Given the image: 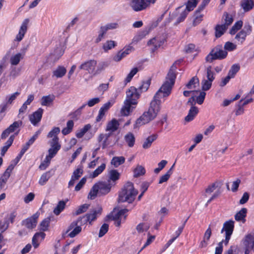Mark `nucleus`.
I'll use <instances>...</instances> for the list:
<instances>
[{"instance_id":"54","label":"nucleus","mask_w":254,"mask_h":254,"mask_svg":"<svg viewBox=\"0 0 254 254\" xmlns=\"http://www.w3.org/2000/svg\"><path fill=\"white\" fill-rule=\"evenodd\" d=\"M243 26V21L241 20L236 22L230 30V34L232 35L235 34V33L241 28Z\"/></svg>"},{"instance_id":"39","label":"nucleus","mask_w":254,"mask_h":254,"mask_svg":"<svg viewBox=\"0 0 254 254\" xmlns=\"http://www.w3.org/2000/svg\"><path fill=\"white\" fill-rule=\"evenodd\" d=\"M106 168V164L102 163L94 171L90 174V177L92 178H95L101 174Z\"/></svg>"},{"instance_id":"44","label":"nucleus","mask_w":254,"mask_h":254,"mask_svg":"<svg viewBox=\"0 0 254 254\" xmlns=\"http://www.w3.org/2000/svg\"><path fill=\"white\" fill-rule=\"evenodd\" d=\"M10 176L9 171H5L4 172L2 176L0 178V187L1 188H2L4 186Z\"/></svg>"},{"instance_id":"9","label":"nucleus","mask_w":254,"mask_h":254,"mask_svg":"<svg viewBox=\"0 0 254 254\" xmlns=\"http://www.w3.org/2000/svg\"><path fill=\"white\" fill-rule=\"evenodd\" d=\"M128 211L127 209H123L116 212L115 209L112 213L113 219L115 220V225L117 227H119L122 220H125L127 216L126 214Z\"/></svg>"},{"instance_id":"49","label":"nucleus","mask_w":254,"mask_h":254,"mask_svg":"<svg viewBox=\"0 0 254 254\" xmlns=\"http://www.w3.org/2000/svg\"><path fill=\"white\" fill-rule=\"evenodd\" d=\"M138 71V69L137 67H134L133 68L129 73L127 74V77L126 78L125 80V84H127V83L129 82L132 77L135 75L137 72Z\"/></svg>"},{"instance_id":"59","label":"nucleus","mask_w":254,"mask_h":254,"mask_svg":"<svg viewBox=\"0 0 254 254\" xmlns=\"http://www.w3.org/2000/svg\"><path fill=\"white\" fill-rule=\"evenodd\" d=\"M223 18H224L225 23L223 25H225L228 28V26L232 23L233 19L231 15L226 12L224 14Z\"/></svg>"},{"instance_id":"19","label":"nucleus","mask_w":254,"mask_h":254,"mask_svg":"<svg viewBox=\"0 0 254 254\" xmlns=\"http://www.w3.org/2000/svg\"><path fill=\"white\" fill-rule=\"evenodd\" d=\"M98 185V189H99V193L102 194H106L109 192L112 184L108 181L107 182H99L96 183Z\"/></svg>"},{"instance_id":"42","label":"nucleus","mask_w":254,"mask_h":254,"mask_svg":"<svg viewBox=\"0 0 254 254\" xmlns=\"http://www.w3.org/2000/svg\"><path fill=\"white\" fill-rule=\"evenodd\" d=\"M98 192H99V189H98V185L95 184L91 188L88 194V198L94 199L96 197Z\"/></svg>"},{"instance_id":"47","label":"nucleus","mask_w":254,"mask_h":254,"mask_svg":"<svg viewBox=\"0 0 254 254\" xmlns=\"http://www.w3.org/2000/svg\"><path fill=\"white\" fill-rule=\"evenodd\" d=\"M133 172L134 177L136 178L143 175L145 173V169L142 166L138 165L134 170Z\"/></svg>"},{"instance_id":"8","label":"nucleus","mask_w":254,"mask_h":254,"mask_svg":"<svg viewBox=\"0 0 254 254\" xmlns=\"http://www.w3.org/2000/svg\"><path fill=\"white\" fill-rule=\"evenodd\" d=\"M126 98L125 100L130 102L133 105H136L137 100L140 95V92L133 86L130 87L126 92Z\"/></svg>"},{"instance_id":"32","label":"nucleus","mask_w":254,"mask_h":254,"mask_svg":"<svg viewBox=\"0 0 254 254\" xmlns=\"http://www.w3.org/2000/svg\"><path fill=\"white\" fill-rule=\"evenodd\" d=\"M254 243V234H249L245 236L243 243L246 247H250V248L252 249Z\"/></svg>"},{"instance_id":"38","label":"nucleus","mask_w":254,"mask_h":254,"mask_svg":"<svg viewBox=\"0 0 254 254\" xmlns=\"http://www.w3.org/2000/svg\"><path fill=\"white\" fill-rule=\"evenodd\" d=\"M227 29L225 25H217L215 27V36L220 37Z\"/></svg>"},{"instance_id":"51","label":"nucleus","mask_w":254,"mask_h":254,"mask_svg":"<svg viewBox=\"0 0 254 254\" xmlns=\"http://www.w3.org/2000/svg\"><path fill=\"white\" fill-rule=\"evenodd\" d=\"M149 228V226L147 223H142L139 224L136 226V230L139 233H142L146 232Z\"/></svg>"},{"instance_id":"58","label":"nucleus","mask_w":254,"mask_h":254,"mask_svg":"<svg viewBox=\"0 0 254 254\" xmlns=\"http://www.w3.org/2000/svg\"><path fill=\"white\" fill-rule=\"evenodd\" d=\"M50 224V219L47 218L44 219L40 224V229L43 231L48 230Z\"/></svg>"},{"instance_id":"30","label":"nucleus","mask_w":254,"mask_h":254,"mask_svg":"<svg viewBox=\"0 0 254 254\" xmlns=\"http://www.w3.org/2000/svg\"><path fill=\"white\" fill-rule=\"evenodd\" d=\"M158 135L157 134H152L149 136L144 141L142 144V147L144 149H147L149 148L152 142L157 138Z\"/></svg>"},{"instance_id":"16","label":"nucleus","mask_w":254,"mask_h":254,"mask_svg":"<svg viewBox=\"0 0 254 254\" xmlns=\"http://www.w3.org/2000/svg\"><path fill=\"white\" fill-rule=\"evenodd\" d=\"M83 168L81 166L78 167L73 171L71 179L68 184V188H70L74 185L75 182L81 177L83 175Z\"/></svg>"},{"instance_id":"53","label":"nucleus","mask_w":254,"mask_h":254,"mask_svg":"<svg viewBox=\"0 0 254 254\" xmlns=\"http://www.w3.org/2000/svg\"><path fill=\"white\" fill-rule=\"evenodd\" d=\"M107 64L105 62H101L98 64L97 69H94V75H97L100 73L107 66Z\"/></svg>"},{"instance_id":"23","label":"nucleus","mask_w":254,"mask_h":254,"mask_svg":"<svg viewBox=\"0 0 254 254\" xmlns=\"http://www.w3.org/2000/svg\"><path fill=\"white\" fill-rule=\"evenodd\" d=\"M198 113V109L197 107L191 106L189 111L188 115L185 117V120L187 122H190L192 121Z\"/></svg>"},{"instance_id":"55","label":"nucleus","mask_w":254,"mask_h":254,"mask_svg":"<svg viewBox=\"0 0 254 254\" xmlns=\"http://www.w3.org/2000/svg\"><path fill=\"white\" fill-rule=\"evenodd\" d=\"M240 69V66L238 64H233L229 71L228 75L232 78H233L235 74L239 71Z\"/></svg>"},{"instance_id":"63","label":"nucleus","mask_w":254,"mask_h":254,"mask_svg":"<svg viewBox=\"0 0 254 254\" xmlns=\"http://www.w3.org/2000/svg\"><path fill=\"white\" fill-rule=\"evenodd\" d=\"M109 225L107 224L104 223L101 227L99 233V237H103L108 231Z\"/></svg>"},{"instance_id":"1","label":"nucleus","mask_w":254,"mask_h":254,"mask_svg":"<svg viewBox=\"0 0 254 254\" xmlns=\"http://www.w3.org/2000/svg\"><path fill=\"white\" fill-rule=\"evenodd\" d=\"M176 68L177 67L174 64L172 65L167 74L165 81L154 96L148 111L145 112L136 121L134 125V128L148 123L156 118L160 110L161 99L168 97L171 93L176 78Z\"/></svg>"},{"instance_id":"29","label":"nucleus","mask_w":254,"mask_h":254,"mask_svg":"<svg viewBox=\"0 0 254 254\" xmlns=\"http://www.w3.org/2000/svg\"><path fill=\"white\" fill-rule=\"evenodd\" d=\"M199 86L198 78L196 77H193L190 81L186 84V87L188 89L194 90V89Z\"/></svg>"},{"instance_id":"4","label":"nucleus","mask_w":254,"mask_h":254,"mask_svg":"<svg viewBox=\"0 0 254 254\" xmlns=\"http://www.w3.org/2000/svg\"><path fill=\"white\" fill-rule=\"evenodd\" d=\"M81 218L79 217L76 220L73 221L68 226L66 233L70 238H74L81 232Z\"/></svg>"},{"instance_id":"11","label":"nucleus","mask_w":254,"mask_h":254,"mask_svg":"<svg viewBox=\"0 0 254 254\" xmlns=\"http://www.w3.org/2000/svg\"><path fill=\"white\" fill-rule=\"evenodd\" d=\"M39 213L36 212L32 216L22 221V225L27 228L32 229L36 227L37 224V220L39 217Z\"/></svg>"},{"instance_id":"14","label":"nucleus","mask_w":254,"mask_h":254,"mask_svg":"<svg viewBox=\"0 0 254 254\" xmlns=\"http://www.w3.org/2000/svg\"><path fill=\"white\" fill-rule=\"evenodd\" d=\"M215 225L216 222H211L210 224L209 225L208 228L207 229V230L205 231L204 234L203 240L200 242L199 244L200 248H203L207 247L212 234V230L211 227L215 226Z\"/></svg>"},{"instance_id":"46","label":"nucleus","mask_w":254,"mask_h":254,"mask_svg":"<svg viewBox=\"0 0 254 254\" xmlns=\"http://www.w3.org/2000/svg\"><path fill=\"white\" fill-rule=\"evenodd\" d=\"M198 0H189L186 3V9L188 12L192 10L196 7Z\"/></svg>"},{"instance_id":"45","label":"nucleus","mask_w":254,"mask_h":254,"mask_svg":"<svg viewBox=\"0 0 254 254\" xmlns=\"http://www.w3.org/2000/svg\"><path fill=\"white\" fill-rule=\"evenodd\" d=\"M116 44L114 41L108 40L106 41L103 45V49L105 52L111 50L116 46Z\"/></svg>"},{"instance_id":"17","label":"nucleus","mask_w":254,"mask_h":254,"mask_svg":"<svg viewBox=\"0 0 254 254\" xmlns=\"http://www.w3.org/2000/svg\"><path fill=\"white\" fill-rule=\"evenodd\" d=\"M102 210L101 207L98 206L97 208L93 209L89 213L86 214L84 218H86V221L91 224L93 221H94L97 218L98 215L101 214Z\"/></svg>"},{"instance_id":"60","label":"nucleus","mask_w":254,"mask_h":254,"mask_svg":"<svg viewBox=\"0 0 254 254\" xmlns=\"http://www.w3.org/2000/svg\"><path fill=\"white\" fill-rule=\"evenodd\" d=\"M237 45L230 42H227L224 45V50L233 51L236 49Z\"/></svg>"},{"instance_id":"64","label":"nucleus","mask_w":254,"mask_h":254,"mask_svg":"<svg viewBox=\"0 0 254 254\" xmlns=\"http://www.w3.org/2000/svg\"><path fill=\"white\" fill-rule=\"evenodd\" d=\"M86 182V178L83 177L82 178L80 181L77 183V184L75 186L74 188V190L76 191H78L81 190V189L83 187V186L85 184Z\"/></svg>"},{"instance_id":"52","label":"nucleus","mask_w":254,"mask_h":254,"mask_svg":"<svg viewBox=\"0 0 254 254\" xmlns=\"http://www.w3.org/2000/svg\"><path fill=\"white\" fill-rule=\"evenodd\" d=\"M115 103V100L111 99L103 105V106L100 108V110L103 112L106 113L108 110L114 105Z\"/></svg>"},{"instance_id":"37","label":"nucleus","mask_w":254,"mask_h":254,"mask_svg":"<svg viewBox=\"0 0 254 254\" xmlns=\"http://www.w3.org/2000/svg\"><path fill=\"white\" fill-rule=\"evenodd\" d=\"M91 128V126L90 124L85 125L83 128L76 131V136L78 138L82 137Z\"/></svg>"},{"instance_id":"3","label":"nucleus","mask_w":254,"mask_h":254,"mask_svg":"<svg viewBox=\"0 0 254 254\" xmlns=\"http://www.w3.org/2000/svg\"><path fill=\"white\" fill-rule=\"evenodd\" d=\"M228 53L220 46H217L213 49L206 56L205 60L207 62L211 63L215 60H222L225 58Z\"/></svg>"},{"instance_id":"48","label":"nucleus","mask_w":254,"mask_h":254,"mask_svg":"<svg viewBox=\"0 0 254 254\" xmlns=\"http://www.w3.org/2000/svg\"><path fill=\"white\" fill-rule=\"evenodd\" d=\"M50 177L51 175L50 172H47L44 173L42 175L39 180V184L41 186L44 185L50 178Z\"/></svg>"},{"instance_id":"5","label":"nucleus","mask_w":254,"mask_h":254,"mask_svg":"<svg viewBox=\"0 0 254 254\" xmlns=\"http://www.w3.org/2000/svg\"><path fill=\"white\" fill-rule=\"evenodd\" d=\"M234 228V221L233 220H229L226 221L224 224L223 227L221 231L222 233L225 232V240H224V243L225 245H227L229 241L231 238V235L233 234Z\"/></svg>"},{"instance_id":"26","label":"nucleus","mask_w":254,"mask_h":254,"mask_svg":"<svg viewBox=\"0 0 254 254\" xmlns=\"http://www.w3.org/2000/svg\"><path fill=\"white\" fill-rule=\"evenodd\" d=\"M247 213V209L242 208L235 215V219L237 221H242L243 223L246 222V217Z\"/></svg>"},{"instance_id":"15","label":"nucleus","mask_w":254,"mask_h":254,"mask_svg":"<svg viewBox=\"0 0 254 254\" xmlns=\"http://www.w3.org/2000/svg\"><path fill=\"white\" fill-rule=\"evenodd\" d=\"M51 147L48 150V154L46 156L47 160H51L54 157L61 148L60 143L49 142Z\"/></svg>"},{"instance_id":"21","label":"nucleus","mask_w":254,"mask_h":254,"mask_svg":"<svg viewBox=\"0 0 254 254\" xmlns=\"http://www.w3.org/2000/svg\"><path fill=\"white\" fill-rule=\"evenodd\" d=\"M111 135V133H101L98 137V141L101 143V146L103 149L106 148L109 144L110 141L109 138Z\"/></svg>"},{"instance_id":"62","label":"nucleus","mask_w":254,"mask_h":254,"mask_svg":"<svg viewBox=\"0 0 254 254\" xmlns=\"http://www.w3.org/2000/svg\"><path fill=\"white\" fill-rule=\"evenodd\" d=\"M101 101V99L99 97H95L89 99L87 102V106L89 107H92L94 105L98 104Z\"/></svg>"},{"instance_id":"40","label":"nucleus","mask_w":254,"mask_h":254,"mask_svg":"<svg viewBox=\"0 0 254 254\" xmlns=\"http://www.w3.org/2000/svg\"><path fill=\"white\" fill-rule=\"evenodd\" d=\"M120 176V173L116 170H112L109 172V182L111 181L113 182H116L119 179Z\"/></svg>"},{"instance_id":"22","label":"nucleus","mask_w":254,"mask_h":254,"mask_svg":"<svg viewBox=\"0 0 254 254\" xmlns=\"http://www.w3.org/2000/svg\"><path fill=\"white\" fill-rule=\"evenodd\" d=\"M60 132V129L59 127H54L48 134L47 137L52 138L49 142L59 143V138L58 134Z\"/></svg>"},{"instance_id":"13","label":"nucleus","mask_w":254,"mask_h":254,"mask_svg":"<svg viewBox=\"0 0 254 254\" xmlns=\"http://www.w3.org/2000/svg\"><path fill=\"white\" fill-rule=\"evenodd\" d=\"M43 112L44 110L41 108H39L37 110L33 112L32 114L29 115V121L33 126H38L42 119Z\"/></svg>"},{"instance_id":"25","label":"nucleus","mask_w":254,"mask_h":254,"mask_svg":"<svg viewBox=\"0 0 254 254\" xmlns=\"http://www.w3.org/2000/svg\"><path fill=\"white\" fill-rule=\"evenodd\" d=\"M241 6L245 12H248L254 7V0H242Z\"/></svg>"},{"instance_id":"6","label":"nucleus","mask_w":254,"mask_h":254,"mask_svg":"<svg viewBox=\"0 0 254 254\" xmlns=\"http://www.w3.org/2000/svg\"><path fill=\"white\" fill-rule=\"evenodd\" d=\"M156 0H131L130 6L135 11L145 9L151 3H154Z\"/></svg>"},{"instance_id":"20","label":"nucleus","mask_w":254,"mask_h":254,"mask_svg":"<svg viewBox=\"0 0 254 254\" xmlns=\"http://www.w3.org/2000/svg\"><path fill=\"white\" fill-rule=\"evenodd\" d=\"M29 23V20L25 19L22 22L20 28L19 30V32L16 37V40L17 41H20L22 40L27 30V26Z\"/></svg>"},{"instance_id":"33","label":"nucleus","mask_w":254,"mask_h":254,"mask_svg":"<svg viewBox=\"0 0 254 254\" xmlns=\"http://www.w3.org/2000/svg\"><path fill=\"white\" fill-rule=\"evenodd\" d=\"M66 72V68L63 66H59L53 71V76L57 78H61L63 77Z\"/></svg>"},{"instance_id":"2","label":"nucleus","mask_w":254,"mask_h":254,"mask_svg":"<svg viewBox=\"0 0 254 254\" xmlns=\"http://www.w3.org/2000/svg\"><path fill=\"white\" fill-rule=\"evenodd\" d=\"M137 192V190L134 189L133 184L129 182H127L119 193V201L131 203L134 200Z\"/></svg>"},{"instance_id":"31","label":"nucleus","mask_w":254,"mask_h":254,"mask_svg":"<svg viewBox=\"0 0 254 254\" xmlns=\"http://www.w3.org/2000/svg\"><path fill=\"white\" fill-rule=\"evenodd\" d=\"M125 142L127 143L128 147H132L135 143V137L131 132H128L124 137Z\"/></svg>"},{"instance_id":"56","label":"nucleus","mask_w":254,"mask_h":254,"mask_svg":"<svg viewBox=\"0 0 254 254\" xmlns=\"http://www.w3.org/2000/svg\"><path fill=\"white\" fill-rule=\"evenodd\" d=\"M151 81L150 79H148L145 81H143L142 83V85L139 87L138 89V91L140 92V93L142 92H145L147 90L148 88L150 86Z\"/></svg>"},{"instance_id":"61","label":"nucleus","mask_w":254,"mask_h":254,"mask_svg":"<svg viewBox=\"0 0 254 254\" xmlns=\"http://www.w3.org/2000/svg\"><path fill=\"white\" fill-rule=\"evenodd\" d=\"M247 36L244 34V32L240 31L237 33L235 36V39L237 41L242 44L246 40Z\"/></svg>"},{"instance_id":"36","label":"nucleus","mask_w":254,"mask_h":254,"mask_svg":"<svg viewBox=\"0 0 254 254\" xmlns=\"http://www.w3.org/2000/svg\"><path fill=\"white\" fill-rule=\"evenodd\" d=\"M22 121H15L12 124H11L7 128L11 131L12 133L16 131V132L13 134L15 135H17L19 132V128L22 125Z\"/></svg>"},{"instance_id":"7","label":"nucleus","mask_w":254,"mask_h":254,"mask_svg":"<svg viewBox=\"0 0 254 254\" xmlns=\"http://www.w3.org/2000/svg\"><path fill=\"white\" fill-rule=\"evenodd\" d=\"M206 70V78H204L201 82V87L203 91H207L211 88L212 83L215 78L211 66H208Z\"/></svg>"},{"instance_id":"12","label":"nucleus","mask_w":254,"mask_h":254,"mask_svg":"<svg viewBox=\"0 0 254 254\" xmlns=\"http://www.w3.org/2000/svg\"><path fill=\"white\" fill-rule=\"evenodd\" d=\"M165 41V40L163 37L157 36L150 40L148 42V45L150 46L151 51L154 52L163 45Z\"/></svg>"},{"instance_id":"57","label":"nucleus","mask_w":254,"mask_h":254,"mask_svg":"<svg viewBox=\"0 0 254 254\" xmlns=\"http://www.w3.org/2000/svg\"><path fill=\"white\" fill-rule=\"evenodd\" d=\"M20 95V92H16L11 95H7L5 97V101L9 104H12L16 97Z\"/></svg>"},{"instance_id":"28","label":"nucleus","mask_w":254,"mask_h":254,"mask_svg":"<svg viewBox=\"0 0 254 254\" xmlns=\"http://www.w3.org/2000/svg\"><path fill=\"white\" fill-rule=\"evenodd\" d=\"M15 138V135L12 134L10 136L7 141L5 142L4 145L2 147L1 150V155L4 156L9 147L12 145Z\"/></svg>"},{"instance_id":"43","label":"nucleus","mask_w":254,"mask_h":254,"mask_svg":"<svg viewBox=\"0 0 254 254\" xmlns=\"http://www.w3.org/2000/svg\"><path fill=\"white\" fill-rule=\"evenodd\" d=\"M21 59H22V54L17 53L11 57L10 62L12 65H16L18 64Z\"/></svg>"},{"instance_id":"18","label":"nucleus","mask_w":254,"mask_h":254,"mask_svg":"<svg viewBox=\"0 0 254 254\" xmlns=\"http://www.w3.org/2000/svg\"><path fill=\"white\" fill-rule=\"evenodd\" d=\"M136 105H133L130 102L127 100H125L124 105L121 109V114L123 116H127L135 109Z\"/></svg>"},{"instance_id":"27","label":"nucleus","mask_w":254,"mask_h":254,"mask_svg":"<svg viewBox=\"0 0 254 254\" xmlns=\"http://www.w3.org/2000/svg\"><path fill=\"white\" fill-rule=\"evenodd\" d=\"M125 158L123 156H115L112 159L111 164L115 168H117L123 164L125 162Z\"/></svg>"},{"instance_id":"41","label":"nucleus","mask_w":254,"mask_h":254,"mask_svg":"<svg viewBox=\"0 0 254 254\" xmlns=\"http://www.w3.org/2000/svg\"><path fill=\"white\" fill-rule=\"evenodd\" d=\"M65 206V202L63 200L60 201L54 210V213L58 215L64 209Z\"/></svg>"},{"instance_id":"35","label":"nucleus","mask_w":254,"mask_h":254,"mask_svg":"<svg viewBox=\"0 0 254 254\" xmlns=\"http://www.w3.org/2000/svg\"><path fill=\"white\" fill-rule=\"evenodd\" d=\"M175 166V163L172 166L170 169L166 172V174L160 177L159 184H161L164 182H167L170 178L171 175L173 173V169Z\"/></svg>"},{"instance_id":"24","label":"nucleus","mask_w":254,"mask_h":254,"mask_svg":"<svg viewBox=\"0 0 254 254\" xmlns=\"http://www.w3.org/2000/svg\"><path fill=\"white\" fill-rule=\"evenodd\" d=\"M119 127V122L116 119H113L107 124L106 130L110 131V133L111 134L112 132L116 131L118 129Z\"/></svg>"},{"instance_id":"50","label":"nucleus","mask_w":254,"mask_h":254,"mask_svg":"<svg viewBox=\"0 0 254 254\" xmlns=\"http://www.w3.org/2000/svg\"><path fill=\"white\" fill-rule=\"evenodd\" d=\"M102 27L107 32L108 30L118 28L119 27V24L118 22L108 23L105 25L102 26Z\"/></svg>"},{"instance_id":"34","label":"nucleus","mask_w":254,"mask_h":254,"mask_svg":"<svg viewBox=\"0 0 254 254\" xmlns=\"http://www.w3.org/2000/svg\"><path fill=\"white\" fill-rule=\"evenodd\" d=\"M55 99L54 95H48L43 96L41 98V104L42 106H49L53 102Z\"/></svg>"},{"instance_id":"10","label":"nucleus","mask_w":254,"mask_h":254,"mask_svg":"<svg viewBox=\"0 0 254 254\" xmlns=\"http://www.w3.org/2000/svg\"><path fill=\"white\" fill-rule=\"evenodd\" d=\"M96 65V61L90 60L82 63L78 67V69L87 71L89 73L94 75V71Z\"/></svg>"}]
</instances>
